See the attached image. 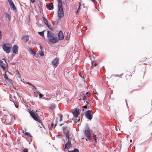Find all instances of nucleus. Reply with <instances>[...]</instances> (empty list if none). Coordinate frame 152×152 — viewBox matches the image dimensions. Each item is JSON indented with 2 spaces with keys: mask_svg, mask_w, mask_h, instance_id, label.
<instances>
[{
  "mask_svg": "<svg viewBox=\"0 0 152 152\" xmlns=\"http://www.w3.org/2000/svg\"><path fill=\"white\" fill-rule=\"evenodd\" d=\"M65 39H68V37H65Z\"/></svg>",
  "mask_w": 152,
  "mask_h": 152,
  "instance_id": "58",
  "label": "nucleus"
},
{
  "mask_svg": "<svg viewBox=\"0 0 152 152\" xmlns=\"http://www.w3.org/2000/svg\"><path fill=\"white\" fill-rule=\"evenodd\" d=\"M26 83L27 84H28L29 85H30L32 86H33L34 88L35 89H36V87H35V86H34L33 85H32L31 83H29V82H26Z\"/></svg>",
  "mask_w": 152,
  "mask_h": 152,
  "instance_id": "34",
  "label": "nucleus"
},
{
  "mask_svg": "<svg viewBox=\"0 0 152 152\" xmlns=\"http://www.w3.org/2000/svg\"><path fill=\"white\" fill-rule=\"evenodd\" d=\"M21 81L23 82V81L24 80L21 79Z\"/></svg>",
  "mask_w": 152,
  "mask_h": 152,
  "instance_id": "60",
  "label": "nucleus"
},
{
  "mask_svg": "<svg viewBox=\"0 0 152 152\" xmlns=\"http://www.w3.org/2000/svg\"><path fill=\"white\" fill-rule=\"evenodd\" d=\"M43 96V95L42 94H41L40 95H39V98L40 99H41L42 98Z\"/></svg>",
  "mask_w": 152,
  "mask_h": 152,
  "instance_id": "42",
  "label": "nucleus"
},
{
  "mask_svg": "<svg viewBox=\"0 0 152 152\" xmlns=\"http://www.w3.org/2000/svg\"><path fill=\"white\" fill-rule=\"evenodd\" d=\"M4 118H5V121L7 124H8L10 123L12 121V118L10 115H7Z\"/></svg>",
  "mask_w": 152,
  "mask_h": 152,
  "instance_id": "8",
  "label": "nucleus"
},
{
  "mask_svg": "<svg viewBox=\"0 0 152 152\" xmlns=\"http://www.w3.org/2000/svg\"><path fill=\"white\" fill-rule=\"evenodd\" d=\"M72 147L71 143H66L64 145V148L66 149L69 150L68 148Z\"/></svg>",
  "mask_w": 152,
  "mask_h": 152,
  "instance_id": "15",
  "label": "nucleus"
},
{
  "mask_svg": "<svg viewBox=\"0 0 152 152\" xmlns=\"http://www.w3.org/2000/svg\"><path fill=\"white\" fill-rule=\"evenodd\" d=\"M84 134L85 136L87 137V139H86V141H87L88 140H91V137L90 135L91 134V132L90 130L87 125L86 126L85 128Z\"/></svg>",
  "mask_w": 152,
  "mask_h": 152,
  "instance_id": "2",
  "label": "nucleus"
},
{
  "mask_svg": "<svg viewBox=\"0 0 152 152\" xmlns=\"http://www.w3.org/2000/svg\"><path fill=\"white\" fill-rule=\"evenodd\" d=\"M64 124H61L60 125V126H61L63 125Z\"/></svg>",
  "mask_w": 152,
  "mask_h": 152,
  "instance_id": "56",
  "label": "nucleus"
},
{
  "mask_svg": "<svg viewBox=\"0 0 152 152\" xmlns=\"http://www.w3.org/2000/svg\"><path fill=\"white\" fill-rule=\"evenodd\" d=\"M47 8H49L50 10H53V4L52 3H48L46 5Z\"/></svg>",
  "mask_w": 152,
  "mask_h": 152,
  "instance_id": "13",
  "label": "nucleus"
},
{
  "mask_svg": "<svg viewBox=\"0 0 152 152\" xmlns=\"http://www.w3.org/2000/svg\"><path fill=\"white\" fill-rule=\"evenodd\" d=\"M55 108V104H52L50 105V108L51 109H53Z\"/></svg>",
  "mask_w": 152,
  "mask_h": 152,
  "instance_id": "24",
  "label": "nucleus"
},
{
  "mask_svg": "<svg viewBox=\"0 0 152 152\" xmlns=\"http://www.w3.org/2000/svg\"><path fill=\"white\" fill-rule=\"evenodd\" d=\"M54 125V124L52 123L51 124V126L52 127H53Z\"/></svg>",
  "mask_w": 152,
  "mask_h": 152,
  "instance_id": "53",
  "label": "nucleus"
},
{
  "mask_svg": "<svg viewBox=\"0 0 152 152\" xmlns=\"http://www.w3.org/2000/svg\"><path fill=\"white\" fill-rule=\"evenodd\" d=\"M49 41L53 43H55L58 42V39L55 36H53L49 39Z\"/></svg>",
  "mask_w": 152,
  "mask_h": 152,
  "instance_id": "10",
  "label": "nucleus"
},
{
  "mask_svg": "<svg viewBox=\"0 0 152 152\" xmlns=\"http://www.w3.org/2000/svg\"><path fill=\"white\" fill-rule=\"evenodd\" d=\"M123 75V74L122 73L120 75H116L115 76L116 77H121V76Z\"/></svg>",
  "mask_w": 152,
  "mask_h": 152,
  "instance_id": "33",
  "label": "nucleus"
},
{
  "mask_svg": "<svg viewBox=\"0 0 152 152\" xmlns=\"http://www.w3.org/2000/svg\"><path fill=\"white\" fill-rule=\"evenodd\" d=\"M5 17L8 19V20L10 21L11 19V17L9 14L7 12L5 13Z\"/></svg>",
  "mask_w": 152,
  "mask_h": 152,
  "instance_id": "16",
  "label": "nucleus"
},
{
  "mask_svg": "<svg viewBox=\"0 0 152 152\" xmlns=\"http://www.w3.org/2000/svg\"><path fill=\"white\" fill-rule=\"evenodd\" d=\"M10 7L11 9H12L14 10H15L16 9V7L14 4H13L12 5H11V6H10Z\"/></svg>",
  "mask_w": 152,
  "mask_h": 152,
  "instance_id": "25",
  "label": "nucleus"
},
{
  "mask_svg": "<svg viewBox=\"0 0 152 152\" xmlns=\"http://www.w3.org/2000/svg\"><path fill=\"white\" fill-rule=\"evenodd\" d=\"M16 74L17 75V76L18 77H20V74L19 73V72L18 71L16 70Z\"/></svg>",
  "mask_w": 152,
  "mask_h": 152,
  "instance_id": "36",
  "label": "nucleus"
},
{
  "mask_svg": "<svg viewBox=\"0 0 152 152\" xmlns=\"http://www.w3.org/2000/svg\"><path fill=\"white\" fill-rule=\"evenodd\" d=\"M130 141V142H132V140H131Z\"/></svg>",
  "mask_w": 152,
  "mask_h": 152,
  "instance_id": "62",
  "label": "nucleus"
},
{
  "mask_svg": "<svg viewBox=\"0 0 152 152\" xmlns=\"http://www.w3.org/2000/svg\"><path fill=\"white\" fill-rule=\"evenodd\" d=\"M62 115H61L60 117V121H61L62 120Z\"/></svg>",
  "mask_w": 152,
  "mask_h": 152,
  "instance_id": "48",
  "label": "nucleus"
},
{
  "mask_svg": "<svg viewBox=\"0 0 152 152\" xmlns=\"http://www.w3.org/2000/svg\"><path fill=\"white\" fill-rule=\"evenodd\" d=\"M7 66H6L5 65L2 64L0 66V68L2 69L4 71H6V67Z\"/></svg>",
  "mask_w": 152,
  "mask_h": 152,
  "instance_id": "18",
  "label": "nucleus"
},
{
  "mask_svg": "<svg viewBox=\"0 0 152 152\" xmlns=\"http://www.w3.org/2000/svg\"><path fill=\"white\" fill-rule=\"evenodd\" d=\"M67 151L68 152H79V151L78 149H74L72 151H69L68 149Z\"/></svg>",
  "mask_w": 152,
  "mask_h": 152,
  "instance_id": "23",
  "label": "nucleus"
},
{
  "mask_svg": "<svg viewBox=\"0 0 152 152\" xmlns=\"http://www.w3.org/2000/svg\"><path fill=\"white\" fill-rule=\"evenodd\" d=\"M29 113L31 116L34 120L37 121L40 124L42 123V121L40 120L39 116L35 112H33L29 110Z\"/></svg>",
  "mask_w": 152,
  "mask_h": 152,
  "instance_id": "3",
  "label": "nucleus"
},
{
  "mask_svg": "<svg viewBox=\"0 0 152 152\" xmlns=\"http://www.w3.org/2000/svg\"><path fill=\"white\" fill-rule=\"evenodd\" d=\"M59 59L58 58H56L52 61V64L55 67H56L57 66V64L58 63Z\"/></svg>",
  "mask_w": 152,
  "mask_h": 152,
  "instance_id": "9",
  "label": "nucleus"
},
{
  "mask_svg": "<svg viewBox=\"0 0 152 152\" xmlns=\"http://www.w3.org/2000/svg\"><path fill=\"white\" fill-rule=\"evenodd\" d=\"M63 130L66 137V138H69V130L68 127L67 126L64 127H63Z\"/></svg>",
  "mask_w": 152,
  "mask_h": 152,
  "instance_id": "6",
  "label": "nucleus"
},
{
  "mask_svg": "<svg viewBox=\"0 0 152 152\" xmlns=\"http://www.w3.org/2000/svg\"><path fill=\"white\" fill-rule=\"evenodd\" d=\"M15 106L16 107V108H18V105L17 104H15Z\"/></svg>",
  "mask_w": 152,
  "mask_h": 152,
  "instance_id": "50",
  "label": "nucleus"
},
{
  "mask_svg": "<svg viewBox=\"0 0 152 152\" xmlns=\"http://www.w3.org/2000/svg\"><path fill=\"white\" fill-rule=\"evenodd\" d=\"M38 6L40 9H41L42 8V4L41 2H39L38 4Z\"/></svg>",
  "mask_w": 152,
  "mask_h": 152,
  "instance_id": "30",
  "label": "nucleus"
},
{
  "mask_svg": "<svg viewBox=\"0 0 152 152\" xmlns=\"http://www.w3.org/2000/svg\"><path fill=\"white\" fill-rule=\"evenodd\" d=\"M42 18L43 19L45 24L46 26H47V25H48V23L47 20L45 18L44 16H42Z\"/></svg>",
  "mask_w": 152,
  "mask_h": 152,
  "instance_id": "20",
  "label": "nucleus"
},
{
  "mask_svg": "<svg viewBox=\"0 0 152 152\" xmlns=\"http://www.w3.org/2000/svg\"><path fill=\"white\" fill-rule=\"evenodd\" d=\"M47 27H48L50 30H51L53 29V28L52 27V26L50 25H49L48 24V25H47Z\"/></svg>",
  "mask_w": 152,
  "mask_h": 152,
  "instance_id": "35",
  "label": "nucleus"
},
{
  "mask_svg": "<svg viewBox=\"0 0 152 152\" xmlns=\"http://www.w3.org/2000/svg\"><path fill=\"white\" fill-rule=\"evenodd\" d=\"M38 34L39 35H41L42 36H44V32L43 31L39 32H38Z\"/></svg>",
  "mask_w": 152,
  "mask_h": 152,
  "instance_id": "32",
  "label": "nucleus"
},
{
  "mask_svg": "<svg viewBox=\"0 0 152 152\" xmlns=\"http://www.w3.org/2000/svg\"><path fill=\"white\" fill-rule=\"evenodd\" d=\"M80 113V112L77 109H75L72 112L74 116L76 118H77L78 117Z\"/></svg>",
  "mask_w": 152,
  "mask_h": 152,
  "instance_id": "7",
  "label": "nucleus"
},
{
  "mask_svg": "<svg viewBox=\"0 0 152 152\" xmlns=\"http://www.w3.org/2000/svg\"><path fill=\"white\" fill-rule=\"evenodd\" d=\"M86 95L88 96H89L90 95V93L89 92H87L86 93Z\"/></svg>",
  "mask_w": 152,
  "mask_h": 152,
  "instance_id": "43",
  "label": "nucleus"
},
{
  "mask_svg": "<svg viewBox=\"0 0 152 152\" xmlns=\"http://www.w3.org/2000/svg\"><path fill=\"white\" fill-rule=\"evenodd\" d=\"M29 50L32 54L34 55H36V53L33 51V50L31 48H29Z\"/></svg>",
  "mask_w": 152,
  "mask_h": 152,
  "instance_id": "27",
  "label": "nucleus"
},
{
  "mask_svg": "<svg viewBox=\"0 0 152 152\" xmlns=\"http://www.w3.org/2000/svg\"><path fill=\"white\" fill-rule=\"evenodd\" d=\"M7 66H6L5 65L2 64L0 66V68L2 69L4 71H6V67Z\"/></svg>",
  "mask_w": 152,
  "mask_h": 152,
  "instance_id": "17",
  "label": "nucleus"
},
{
  "mask_svg": "<svg viewBox=\"0 0 152 152\" xmlns=\"http://www.w3.org/2000/svg\"><path fill=\"white\" fill-rule=\"evenodd\" d=\"M97 65V64H94V65L95 66H96Z\"/></svg>",
  "mask_w": 152,
  "mask_h": 152,
  "instance_id": "59",
  "label": "nucleus"
},
{
  "mask_svg": "<svg viewBox=\"0 0 152 152\" xmlns=\"http://www.w3.org/2000/svg\"><path fill=\"white\" fill-rule=\"evenodd\" d=\"M94 92V94H96V95H98V93H97V92L96 91H95V92H94V91L93 92Z\"/></svg>",
  "mask_w": 152,
  "mask_h": 152,
  "instance_id": "49",
  "label": "nucleus"
},
{
  "mask_svg": "<svg viewBox=\"0 0 152 152\" xmlns=\"http://www.w3.org/2000/svg\"><path fill=\"white\" fill-rule=\"evenodd\" d=\"M39 54L41 56H44V54L43 51H40L39 52Z\"/></svg>",
  "mask_w": 152,
  "mask_h": 152,
  "instance_id": "29",
  "label": "nucleus"
},
{
  "mask_svg": "<svg viewBox=\"0 0 152 152\" xmlns=\"http://www.w3.org/2000/svg\"><path fill=\"white\" fill-rule=\"evenodd\" d=\"M87 99V97L86 96H84L83 97V100L84 101H85Z\"/></svg>",
  "mask_w": 152,
  "mask_h": 152,
  "instance_id": "37",
  "label": "nucleus"
},
{
  "mask_svg": "<svg viewBox=\"0 0 152 152\" xmlns=\"http://www.w3.org/2000/svg\"><path fill=\"white\" fill-rule=\"evenodd\" d=\"M53 35L54 34L50 32L49 31H47V35L49 39L54 36Z\"/></svg>",
  "mask_w": 152,
  "mask_h": 152,
  "instance_id": "14",
  "label": "nucleus"
},
{
  "mask_svg": "<svg viewBox=\"0 0 152 152\" xmlns=\"http://www.w3.org/2000/svg\"><path fill=\"white\" fill-rule=\"evenodd\" d=\"M24 134L28 136L29 137H32V136H31V135L29 133L26 132Z\"/></svg>",
  "mask_w": 152,
  "mask_h": 152,
  "instance_id": "31",
  "label": "nucleus"
},
{
  "mask_svg": "<svg viewBox=\"0 0 152 152\" xmlns=\"http://www.w3.org/2000/svg\"><path fill=\"white\" fill-rule=\"evenodd\" d=\"M6 80L12 84V80L11 79L9 78H8Z\"/></svg>",
  "mask_w": 152,
  "mask_h": 152,
  "instance_id": "28",
  "label": "nucleus"
},
{
  "mask_svg": "<svg viewBox=\"0 0 152 152\" xmlns=\"http://www.w3.org/2000/svg\"><path fill=\"white\" fill-rule=\"evenodd\" d=\"M93 137H94V139L96 138V135L95 134H93Z\"/></svg>",
  "mask_w": 152,
  "mask_h": 152,
  "instance_id": "47",
  "label": "nucleus"
},
{
  "mask_svg": "<svg viewBox=\"0 0 152 152\" xmlns=\"http://www.w3.org/2000/svg\"><path fill=\"white\" fill-rule=\"evenodd\" d=\"M56 125H57L56 124H55V126H56Z\"/></svg>",
  "mask_w": 152,
  "mask_h": 152,
  "instance_id": "63",
  "label": "nucleus"
},
{
  "mask_svg": "<svg viewBox=\"0 0 152 152\" xmlns=\"http://www.w3.org/2000/svg\"><path fill=\"white\" fill-rule=\"evenodd\" d=\"M80 10V8L78 7L76 13H77L78 12H79V11Z\"/></svg>",
  "mask_w": 152,
  "mask_h": 152,
  "instance_id": "44",
  "label": "nucleus"
},
{
  "mask_svg": "<svg viewBox=\"0 0 152 152\" xmlns=\"http://www.w3.org/2000/svg\"><path fill=\"white\" fill-rule=\"evenodd\" d=\"M92 2H94L95 0H91Z\"/></svg>",
  "mask_w": 152,
  "mask_h": 152,
  "instance_id": "57",
  "label": "nucleus"
},
{
  "mask_svg": "<svg viewBox=\"0 0 152 152\" xmlns=\"http://www.w3.org/2000/svg\"><path fill=\"white\" fill-rule=\"evenodd\" d=\"M23 152H28V150L27 148H24L23 150Z\"/></svg>",
  "mask_w": 152,
  "mask_h": 152,
  "instance_id": "38",
  "label": "nucleus"
},
{
  "mask_svg": "<svg viewBox=\"0 0 152 152\" xmlns=\"http://www.w3.org/2000/svg\"><path fill=\"white\" fill-rule=\"evenodd\" d=\"M80 121V119H79L78 120L77 119H75V121L76 123H77L78 122H79Z\"/></svg>",
  "mask_w": 152,
  "mask_h": 152,
  "instance_id": "40",
  "label": "nucleus"
},
{
  "mask_svg": "<svg viewBox=\"0 0 152 152\" xmlns=\"http://www.w3.org/2000/svg\"><path fill=\"white\" fill-rule=\"evenodd\" d=\"M3 50L6 52L7 53H9L10 52V45L8 44H4L2 46Z\"/></svg>",
  "mask_w": 152,
  "mask_h": 152,
  "instance_id": "5",
  "label": "nucleus"
},
{
  "mask_svg": "<svg viewBox=\"0 0 152 152\" xmlns=\"http://www.w3.org/2000/svg\"><path fill=\"white\" fill-rule=\"evenodd\" d=\"M67 138V139H66V140H67V143H71V140L72 139V137H70L69 136V138Z\"/></svg>",
  "mask_w": 152,
  "mask_h": 152,
  "instance_id": "22",
  "label": "nucleus"
},
{
  "mask_svg": "<svg viewBox=\"0 0 152 152\" xmlns=\"http://www.w3.org/2000/svg\"><path fill=\"white\" fill-rule=\"evenodd\" d=\"M7 1L9 3L10 6L12 5L13 4H14V3L12 0H7Z\"/></svg>",
  "mask_w": 152,
  "mask_h": 152,
  "instance_id": "26",
  "label": "nucleus"
},
{
  "mask_svg": "<svg viewBox=\"0 0 152 152\" xmlns=\"http://www.w3.org/2000/svg\"><path fill=\"white\" fill-rule=\"evenodd\" d=\"M18 47L17 45H14L13 46L12 51L13 53L15 54H18Z\"/></svg>",
  "mask_w": 152,
  "mask_h": 152,
  "instance_id": "11",
  "label": "nucleus"
},
{
  "mask_svg": "<svg viewBox=\"0 0 152 152\" xmlns=\"http://www.w3.org/2000/svg\"><path fill=\"white\" fill-rule=\"evenodd\" d=\"M86 103L87 104H88L89 103V102H88V101H86Z\"/></svg>",
  "mask_w": 152,
  "mask_h": 152,
  "instance_id": "61",
  "label": "nucleus"
},
{
  "mask_svg": "<svg viewBox=\"0 0 152 152\" xmlns=\"http://www.w3.org/2000/svg\"><path fill=\"white\" fill-rule=\"evenodd\" d=\"M58 36L59 40H62L64 39V36L63 35V32L61 31L59 32L58 34Z\"/></svg>",
  "mask_w": 152,
  "mask_h": 152,
  "instance_id": "12",
  "label": "nucleus"
},
{
  "mask_svg": "<svg viewBox=\"0 0 152 152\" xmlns=\"http://www.w3.org/2000/svg\"><path fill=\"white\" fill-rule=\"evenodd\" d=\"M57 136L60 138H62V135L61 134H58L57 135Z\"/></svg>",
  "mask_w": 152,
  "mask_h": 152,
  "instance_id": "39",
  "label": "nucleus"
},
{
  "mask_svg": "<svg viewBox=\"0 0 152 152\" xmlns=\"http://www.w3.org/2000/svg\"><path fill=\"white\" fill-rule=\"evenodd\" d=\"M23 39L24 40L25 42H27L28 40V37L27 35L24 36L23 37Z\"/></svg>",
  "mask_w": 152,
  "mask_h": 152,
  "instance_id": "19",
  "label": "nucleus"
},
{
  "mask_svg": "<svg viewBox=\"0 0 152 152\" xmlns=\"http://www.w3.org/2000/svg\"><path fill=\"white\" fill-rule=\"evenodd\" d=\"M81 6V4L80 3H79V7H78L80 8Z\"/></svg>",
  "mask_w": 152,
  "mask_h": 152,
  "instance_id": "52",
  "label": "nucleus"
},
{
  "mask_svg": "<svg viewBox=\"0 0 152 152\" xmlns=\"http://www.w3.org/2000/svg\"><path fill=\"white\" fill-rule=\"evenodd\" d=\"M37 93L39 95L41 94L39 91H37Z\"/></svg>",
  "mask_w": 152,
  "mask_h": 152,
  "instance_id": "51",
  "label": "nucleus"
},
{
  "mask_svg": "<svg viewBox=\"0 0 152 152\" xmlns=\"http://www.w3.org/2000/svg\"><path fill=\"white\" fill-rule=\"evenodd\" d=\"M30 1L32 3H33L35 1V0H30Z\"/></svg>",
  "mask_w": 152,
  "mask_h": 152,
  "instance_id": "46",
  "label": "nucleus"
},
{
  "mask_svg": "<svg viewBox=\"0 0 152 152\" xmlns=\"http://www.w3.org/2000/svg\"><path fill=\"white\" fill-rule=\"evenodd\" d=\"M4 76V77L6 80L8 77L7 76V75L5 74L4 75H3Z\"/></svg>",
  "mask_w": 152,
  "mask_h": 152,
  "instance_id": "41",
  "label": "nucleus"
},
{
  "mask_svg": "<svg viewBox=\"0 0 152 152\" xmlns=\"http://www.w3.org/2000/svg\"><path fill=\"white\" fill-rule=\"evenodd\" d=\"M94 140H95V142H96V138L94 139Z\"/></svg>",
  "mask_w": 152,
  "mask_h": 152,
  "instance_id": "55",
  "label": "nucleus"
},
{
  "mask_svg": "<svg viewBox=\"0 0 152 152\" xmlns=\"http://www.w3.org/2000/svg\"><path fill=\"white\" fill-rule=\"evenodd\" d=\"M1 33V31H0V40H1V38L2 37Z\"/></svg>",
  "mask_w": 152,
  "mask_h": 152,
  "instance_id": "45",
  "label": "nucleus"
},
{
  "mask_svg": "<svg viewBox=\"0 0 152 152\" xmlns=\"http://www.w3.org/2000/svg\"><path fill=\"white\" fill-rule=\"evenodd\" d=\"M23 82L25 84H27L26 82L25 81H23Z\"/></svg>",
  "mask_w": 152,
  "mask_h": 152,
  "instance_id": "54",
  "label": "nucleus"
},
{
  "mask_svg": "<svg viewBox=\"0 0 152 152\" xmlns=\"http://www.w3.org/2000/svg\"><path fill=\"white\" fill-rule=\"evenodd\" d=\"M2 64L5 65L6 66L7 65V64L5 61H4V63L3 61L0 60V66Z\"/></svg>",
  "mask_w": 152,
  "mask_h": 152,
  "instance_id": "21",
  "label": "nucleus"
},
{
  "mask_svg": "<svg viewBox=\"0 0 152 152\" xmlns=\"http://www.w3.org/2000/svg\"><path fill=\"white\" fill-rule=\"evenodd\" d=\"M92 112L91 110H88L85 113V115L86 117L90 120H91L92 118V115L91 114Z\"/></svg>",
  "mask_w": 152,
  "mask_h": 152,
  "instance_id": "4",
  "label": "nucleus"
},
{
  "mask_svg": "<svg viewBox=\"0 0 152 152\" xmlns=\"http://www.w3.org/2000/svg\"><path fill=\"white\" fill-rule=\"evenodd\" d=\"M58 3V16L60 19L64 15V12L62 6V0H57Z\"/></svg>",
  "mask_w": 152,
  "mask_h": 152,
  "instance_id": "1",
  "label": "nucleus"
}]
</instances>
